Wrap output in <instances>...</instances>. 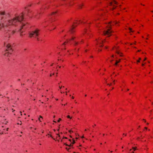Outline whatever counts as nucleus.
<instances>
[{
  "label": "nucleus",
  "instance_id": "nucleus-61",
  "mask_svg": "<svg viewBox=\"0 0 153 153\" xmlns=\"http://www.w3.org/2000/svg\"><path fill=\"white\" fill-rule=\"evenodd\" d=\"M114 81H115V80H114V81H113V82H114Z\"/></svg>",
  "mask_w": 153,
  "mask_h": 153
},
{
  "label": "nucleus",
  "instance_id": "nucleus-9",
  "mask_svg": "<svg viewBox=\"0 0 153 153\" xmlns=\"http://www.w3.org/2000/svg\"><path fill=\"white\" fill-rule=\"evenodd\" d=\"M0 14L1 15H4L5 14V12H1L0 13Z\"/></svg>",
  "mask_w": 153,
  "mask_h": 153
},
{
  "label": "nucleus",
  "instance_id": "nucleus-7",
  "mask_svg": "<svg viewBox=\"0 0 153 153\" xmlns=\"http://www.w3.org/2000/svg\"><path fill=\"white\" fill-rule=\"evenodd\" d=\"M115 48L116 49V53H117L118 54H119V55L120 56H122L121 55V53H120V52H119L118 51H117V47H115Z\"/></svg>",
  "mask_w": 153,
  "mask_h": 153
},
{
  "label": "nucleus",
  "instance_id": "nucleus-38",
  "mask_svg": "<svg viewBox=\"0 0 153 153\" xmlns=\"http://www.w3.org/2000/svg\"><path fill=\"white\" fill-rule=\"evenodd\" d=\"M62 1H65L66 0H62Z\"/></svg>",
  "mask_w": 153,
  "mask_h": 153
},
{
  "label": "nucleus",
  "instance_id": "nucleus-52",
  "mask_svg": "<svg viewBox=\"0 0 153 153\" xmlns=\"http://www.w3.org/2000/svg\"><path fill=\"white\" fill-rule=\"evenodd\" d=\"M26 8H27V7H25V9H26Z\"/></svg>",
  "mask_w": 153,
  "mask_h": 153
},
{
  "label": "nucleus",
  "instance_id": "nucleus-2",
  "mask_svg": "<svg viewBox=\"0 0 153 153\" xmlns=\"http://www.w3.org/2000/svg\"><path fill=\"white\" fill-rule=\"evenodd\" d=\"M108 29L105 30L103 32V34L104 35H107L109 36L111 35V33L112 31L111 30V26H108Z\"/></svg>",
  "mask_w": 153,
  "mask_h": 153
},
{
  "label": "nucleus",
  "instance_id": "nucleus-11",
  "mask_svg": "<svg viewBox=\"0 0 153 153\" xmlns=\"http://www.w3.org/2000/svg\"><path fill=\"white\" fill-rule=\"evenodd\" d=\"M113 3H114L115 4H117V2L115 1H113Z\"/></svg>",
  "mask_w": 153,
  "mask_h": 153
},
{
  "label": "nucleus",
  "instance_id": "nucleus-54",
  "mask_svg": "<svg viewBox=\"0 0 153 153\" xmlns=\"http://www.w3.org/2000/svg\"><path fill=\"white\" fill-rule=\"evenodd\" d=\"M66 95H67V92H66Z\"/></svg>",
  "mask_w": 153,
  "mask_h": 153
},
{
  "label": "nucleus",
  "instance_id": "nucleus-59",
  "mask_svg": "<svg viewBox=\"0 0 153 153\" xmlns=\"http://www.w3.org/2000/svg\"><path fill=\"white\" fill-rule=\"evenodd\" d=\"M51 106H50V108H51Z\"/></svg>",
  "mask_w": 153,
  "mask_h": 153
},
{
  "label": "nucleus",
  "instance_id": "nucleus-45",
  "mask_svg": "<svg viewBox=\"0 0 153 153\" xmlns=\"http://www.w3.org/2000/svg\"><path fill=\"white\" fill-rule=\"evenodd\" d=\"M64 138H65V139H67V137H64Z\"/></svg>",
  "mask_w": 153,
  "mask_h": 153
},
{
  "label": "nucleus",
  "instance_id": "nucleus-55",
  "mask_svg": "<svg viewBox=\"0 0 153 153\" xmlns=\"http://www.w3.org/2000/svg\"><path fill=\"white\" fill-rule=\"evenodd\" d=\"M86 96H87V95H86V94H85V97H86Z\"/></svg>",
  "mask_w": 153,
  "mask_h": 153
},
{
  "label": "nucleus",
  "instance_id": "nucleus-53",
  "mask_svg": "<svg viewBox=\"0 0 153 153\" xmlns=\"http://www.w3.org/2000/svg\"><path fill=\"white\" fill-rule=\"evenodd\" d=\"M69 140V141H71V140L70 139Z\"/></svg>",
  "mask_w": 153,
  "mask_h": 153
},
{
  "label": "nucleus",
  "instance_id": "nucleus-26",
  "mask_svg": "<svg viewBox=\"0 0 153 153\" xmlns=\"http://www.w3.org/2000/svg\"><path fill=\"white\" fill-rule=\"evenodd\" d=\"M129 29L130 30V31H131V28H129Z\"/></svg>",
  "mask_w": 153,
  "mask_h": 153
},
{
  "label": "nucleus",
  "instance_id": "nucleus-50",
  "mask_svg": "<svg viewBox=\"0 0 153 153\" xmlns=\"http://www.w3.org/2000/svg\"><path fill=\"white\" fill-rule=\"evenodd\" d=\"M101 39H100V38H99V40H101Z\"/></svg>",
  "mask_w": 153,
  "mask_h": 153
},
{
  "label": "nucleus",
  "instance_id": "nucleus-39",
  "mask_svg": "<svg viewBox=\"0 0 153 153\" xmlns=\"http://www.w3.org/2000/svg\"><path fill=\"white\" fill-rule=\"evenodd\" d=\"M38 90H40V89H39L38 88H37Z\"/></svg>",
  "mask_w": 153,
  "mask_h": 153
},
{
  "label": "nucleus",
  "instance_id": "nucleus-6",
  "mask_svg": "<svg viewBox=\"0 0 153 153\" xmlns=\"http://www.w3.org/2000/svg\"><path fill=\"white\" fill-rule=\"evenodd\" d=\"M96 40L97 41L98 44H100L102 43L103 42V41L102 40L100 41L99 40H98L97 39H96Z\"/></svg>",
  "mask_w": 153,
  "mask_h": 153
},
{
  "label": "nucleus",
  "instance_id": "nucleus-57",
  "mask_svg": "<svg viewBox=\"0 0 153 153\" xmlns=\"http://www.w3.org/2000/svg\"><path fill=\"white\" fill-rule=\"evenodd\" d=\"M76 112H77V113H78L79 111H76Z\"/></svg>",
  "mask_w": 153,
  "mask_h": 153
},
{
  "label": "nucleus",
  "instance_id": "nucleus-21",
  "mask_svg": "<svg viewBox=\"0 0 153 153\" xmlns=\"http://www.w3.org/2000/svg\"><path fill=\"white\" fill-rule=\"evenodd\" d=\"M75 143V141L74 140H73V142L72 143V144H74Z\"/></svg>",
  "mask_w": 153,
  "mask_h": 153
},
{
  "label": "nucleus",
  "instance_id": "nucleus-35",
  "mask_svg": "<svg viewBox=\"0 0 153 153\" xmlns=\"http://www.w3.org/2000/svg\"><path fill=\"white\" fill-rule=\"evenodd\" d=\"M26 49H26V48H25V49H24V51H26Z\"/></svg>",
  "mask_w": 153,
  "mask_h": 153
},
{
  "label": "nucleus",
  "instance_id": "nucleus-4",
  "mask_svg": "<svg viewBox=\"0 0 153 153\" xmlns=\"http://www.w3.org/2000/svg\"><path fill=\"white\" fill-rule=\"evenodd\" d=\"M75 38V37H72L71 39H69V40H67L65 42H64L63 45H65L66 43L68 42L70 43L71 41V40H73Z\"/></svg>",
  "mask_w": 153,
  "mask_h": 153
},
{
  "label": "nucleus",
  "instance_id": "nucleus-10",
  "mask_svg": "<svg viewBox=\"0 0 153 153\" xmlns=\"http://www.w3.org/2000/svg\"><path fill=\"white\" fill-rule=\"evenodd\" d=\"M78 44V42H74V45L76 46V45H77Z\"/></svg>",
  "mask_w": 153,
  "mask_h": 153
},
{
  "label": "nucleus",
  "instance_id": "nucleus-48",
  "mask_svg": "<svg viewBox=\"0 0 153 153\" xmlns=\"http://www.w3.org/2000/svg\"><path fill=\"white\" fill-rule=\"evenodd\" d=\"M112 57H114V55H112Z\"/></svg>",
  "mask_w": 153,
  "mask_h": 153
},
{
  "label": "nucleus",
  "instance_id": "nucleus-36",
  "mask_svg": "<svg viewBox=\"0 0 153 153\" xmlns=\"http://www.w3.org/2000/svg\"><path fill=\"white\" fill-rule=\"evenodd\" d=\"M74 24H77V22H74Z\"/></svg>",
  "mask_w": 153,
  "mask_h": 153
},
{
  "label": "nucleus",
  "instance_id": "nucleus-14",
  "mask_svg": "<svg viewBox=\"0 0 153 153\" xmlns=\"http://www.w3.org/2000/svg\"><path fill=\"white\" fill-rule=\"evenodd\" d=\"M65 144L66 145V146H70H70H72V145H71V144H70V145H68L67 144H66V143H65Z\"/></svg>",
  "mask_w": 153,
  "mask_h": 153
},
{
  "label": "nucleus",
  "instance_id": "nucleus-19",
  "mask_svg": "<svg viewBox=\"0 0 153 153\" xmlns=\"http://www.w3.org/2000/svg\"><path fill=\"white\" fill-rule=\"evenodd\" d=\"M114 23L115 24H117V21H114Z\"/></svg>",
  "mask_w": 153,
  "mask_h": 153
},
{
  "label": "nucleus",
  "instance_id": "nucleus-49",
  "mask_svg": "<svg viewBox=\"0 0 153 153\" xmlns=\"http://www.w3.org/2000/svg\"><path fill=\"white\" fill-rule=\"evenodd\" d=\"M72 99H74V97H72Z\"/></svg>",
  "mask_w": 153,
  "mask_h": 153
},
{
  "label": "nucleus",
  "instance_id": "nucleus-32",
  "mask_svg": "<svg viewBox=\"0 0 153 153\" xmlns=\"http://www.w3.org/2000/svg\"><path fill=\"white\" fill-rule=\"evenodd\" d=\"M98 51H101V50L99 49L98 50Z\"/></svg>",
  "mask_w": 153,
  "mask_h": 153
},
{
  "label": "nucleus",
  "instance_id": "nucleus-42",
  "mask_svg": "<svg viewBox=\"0 0 153 153\" xmlns=\"http://www.w3.org/2000/svg\"><path fill=\"white\" fill-rule=\"evenodd\" d=\"M57 135L59 136V134H57Z\"/></svg>",
  "mask_w": 153,
  "mask_h": 153
},
{
  "label": "nucleus",
  "instance_id": "nucleus-63",
  "mask_svg": "<svg viewBox=\"0 0 153 153\" xmlns=\"http://www.w3.org/2000/svg\"><path fill=\"white\" fill-rule=\"evenodd\" d=\"M81 42H83V41H82H82H81Z\"/></svg>",
  "mask_w": 153,
  "mask_h": 153
},
{
  "label": "nucleus",
  "instance_id": "nucleus-40",
  "mask_svg": "<svg viewBox=\"0 0 153 153\" xmlns=\"http://www.w3.org/2000/svg\"><path fill=\"white\" fill-rule=\"evenodd\" d=\"M102 46V45L100 46V47H101Z\"/></svg>",
  "mask_w": 153,
  "mask_h": 153
},
{
  "label": "nucleus",
  "instance_id": "nucleus-17",
  "mask_svg": "<svg viewBox=\"0 0 153 153\" xmlns=\"http://www.w3.org/2000/svg\"><path fill=\"white\" fill-rule=\"evenodd\" d=\"M62 87H63V88H64V86H59V88L60 89H61Z\"/></svg>",
  "mask_w": 153,
  "mask_h": 153
},
{
  "label": "nucleus",
  "instance_id": "nucleus-1",
  "mask_svg": "<svg viewBox=\"0 0 153 153\" xmlns=\"http://www.w3.org/2000/svg\"><path fill=\"white\" fill-rule=\"evenodd\" d=\"M39 30L38 29H36L32 31L29 33V37L36 38L37 40H39V39L38 38V36L39 34Z\"/></svg>",
  "mask_w": 153,
  "mask_h": 153
},
{
  "label": "nucleus",
  "instance_id": "nucleus-46",
  "mask_svg": "<svg viewBox=\"0 0 153 153\" xmlns=\"http://www.w3.org/2000/svg\"><path fill=\"white\" fill-rule=\"evenodd\" d=\"M60 92H61V93H62V92L61 91Z\"/></svg>",
  "mask_w": 153,
  "mask_h": 153
},
{
  "label": "nucleus",
  "instance_id": "nucleus-30",
  "mask_svg": "<svg viewBox=\"0 0 153 153\" xmlns=\"http://www.w3.org/2000/svg\"><path fill=\"white\" fill-rule=\"evenodd\" d=\"M145 128L146 129H147V127H145Z\"/></svg>",
  "mask_w": 153,
  "mask_h": 153
},
{
  "label": "nucleus",
  "instance_id": "nucleus-58",
  "mask_svg": "<svg viewBox=\"0 0 153 153\" xmlns=\"http://www.w3.org/2000/svg\"><path fill=\"white\" fill-rule=\"evenodd\" d=\"M120 61V60L119 61H118V62H119Z\"/></svg>",
  "mask_w": 153,
  "mask_h": 153
},
{
  "label": "nucleus",
  "instance_id": "nucleus-41",
  "mask_svg": "<svg viewBox=\"0 0 153 153\" xmlns=\"http://www.w3.org/2000/svg\"><path fill=\"white\" fill-rule=\"evenodd\" d=\"M20 113H21V115H22V112L21 111H20Z\"/></svg>",
  "mask_w": 153,
  "mask_h": 153
},
{
  "label": "nucleus",
  "instance_id": "nucleus-15",
  "mask_svg": "<svg viewBox=\"0 0 153 153\" xmlns=\"http://www.w3.org/2000/svg\"><path fill=\"white\" fill-rule=\"evenodd\" d=\"M109 4L110 5H112L113 4V3L112 2H110L109 3Z\"/></svg>",
  "mask_w": 153,
  "mask_h": 153
},
{
  "label": "nucleus",
  "instance_id": "nucleus-20",
  "mask_svg": "<svg viewBox=\"0 0 153 153\" xmlns=\"http://www.w3.org/2000/svg\"><path fill=\"white\" fill-rule=\"evenodd\" d=\"M69 132H70V133H71V132H73V131H72V130H69Z\"/></svg>",
  "mask_w": 153,
  "mask_h": 153
},
{
  "label": "nucleus",
  "instance_id": "nucleus-18",
  "mask_svg": "<svg viewBox=\"0 0 153 153\" xmlns=\"http://www.w3.org/2000/svg\"><path fill=\"white\" fill-rule=\"evenodd\" d=\"M61 120V118H59V120H58V122H59Z\"/></svg>",
  "mask_w": 153,
  "mask_h": 153
},
{
  "label": "nucleus",
  "instance_id": "nucleus-27",
  "mask_svg": "<svg viewBox=\"0 0 153 153\" xmlns=\"http://www.w3.org/2000/svg\"><path fill=\"white\" fill-rule=\"evenodd\" d=\"M79 22H81V23H82V21H81V20H79Z\"/></svg>",
  "mask_w": 153,
  "mask_h": 153
},
{
  "label": "nucleus",
  "instance_id": "nucleus-28",
  "mask_svg": "<svg viewBox=\"0 0 153 153\" xmlns=\"http://www.w3.org/2000/svg\"><path fill=\"white\" fill-rule=\"evenodd\" d=\"M142 66H143V65H144V64H143V63H142Z\"/></svg>",
  "mask_w": 153,
  "mask_h": 153
},
{
  "label": "nucleus",
  "instance_id": "nucleus-43",
  "mask_svg": "<svg viewBox=\"0 0 153 153\" xmlns=\"http://www.w3.org/2000/svg\"><path fill=\"white\" fill-rule=\"evenodd\" d=\"M114 7H113L112 9L113 10L114 9Z\"/></svg>",
  "mask_w": 153,
  "mask_h": 153
},
{
  "label": "nucleus",
  "instance_id": "nucleus-47",
  "mask_svg": "<svg viewBox=\"0 0 153 153\" xmlns=\"http://www.w3.org/2000/svg\"><path fill=\"white\" fill-rule=\"evenodd\" d=\"M20 35H21V36L22 35V34L21 33H20Z\"/></svg>",
  "mask_w": 153,
  "mask_h": 153
},
{
  "label": "nucleus",
  "instance_id": "nucleus-44",
  "mask_svg": "<svg viewBox=\"0 0 153 153\" xmlns=\"http://www.w3.org/2000/svg\"><path fill=\"white\" fill-rule=\"evenodd\" d=\"M53 122H55V123H56V121H53Z\"/></svg>",
  "mask_w": 153,
  "mask_h": 153
},
{
  "label": "nucleus",
  "instance_id": "nucleus-12",
  "mask_svg": "<svg viewBox=\"0 0 153 153\" xmlns=\"http://www.w3.org/2000/svg\"><path fill=\"white\" fill-rule=\"evenodd\" d=\"M119 63V62H118L117 61H116V63L115 64V65H117L118 63Z\"/></svg>",
  "mask_w": 153,
  "mask_h": 153
},
{
  "label": "nucleus",
  "instance_id": "nucleus-13",
  "mask_svg": "<svg viewBox=\"0 0 153 153\" xmlns=\"http://www.w3.org/2000/svg\"><path fill=\"white\" fill-rule=\"evenodd\" d=\"M141 58H139V60H137V62H140V60H141Z\"/></svg>",
  "mask_w": 153,
  "mask_h": 153
},
{
  "label": "nucleus",
  "instance_id": "nucleus-16",
  "mask_svg": "<svg viewBox=\"0 0 153 153\" xmlns=\"http://www.w3.org/2000/svg\"><path fill=\"white\" fill-rule=\"evenodd\" d=\"M67 117L68 118H70V119H71V117H70V116H69V115H68L67 116Z\"/></svg>",
  "mask_w": 153,
  "mask_h": 153
},
{
  "label": "nucleus",
  "instance_id": "nucleus-33",
  "mask_svg": "<svg viewBox=\"0 0 153 153\" xmlns=\"http://www.w3.org/2000/svg\"><path fill=\"white\" fill-rule=\"evenodd\" d=\"M8 129H9L8 128H7V129H7V131H8Z\"/></svg>",
  "mask_w": 153,
  "mask_h": 153
},
{
  "label": "nucleus",
  "instance_id": "nucleus-51",
  "mask_svg": "<svg viewBox=\"0 0 153 153\" xmlns=\"http://www.w3.org/2000/svg\"><path fill=\"white\" fill-rule=\"evenodd\" d=\"M127 90L128 91H129V89H127Z\"/></svg>",
  "mask_w": 153,
  "mask_h": 153
},
{
  "label": "nucleus",
  "instance_id": "nucleus-37",
  "mask_svg": "<svg viewBox=\"0 0 153 153\" xmlns=\"http://www.w3.org/2000/svg\"><path fill=\"white\" fill-rule=\"evenodd\" d=\"M143 120L145 121V122H146V121L145 120H144V119H143Z\"/></svg>",
  "mask_w": 153,
  "mask_h": 153
},
{
  "label": "nucleus",
  "instance_id": "nucleus-22",
  "mask_svg": "<svg viewBox=\"0 0 153 153\" xmlns=\"http://www.w3.org/2000/svg\"><path fill=\"white\" fill-rule=\"evenodd\" d=\"M133 149H134V151H135L136 149V148L135 147H133Z\"/></svg>",
  "mask_w": 153,
  "mask_h": 153
},
{
  "label": "nucleus",
  "instance_id": "nucleus-8",
  "mask_svg": "<svg viewBox=\"0 0 153 153\" xmlns=\"http://www.w3.org/2000/svg\"><path fill=\"white\" fill-rule=\"evenodd\" d=\"M56 12H53L52 14H51V15H50V18H51V16H54L56 14Z\"/></svg>",
  "mask_w": 153,
  "mask_h": 153
},
{
  "label": "nucleus",
  "instance_id": "nucleus-24",
  "mask_svg": "<svg viewBox=\"0 0 153 153\" xmlns=\"http://www.w3.org/2000/svg\"><path fill=\"white\" fill-rule=\"evenodd\" d=\"M111 85H112V84H111H111H107V85H109V86H111Z\"/></svg>",
  "mask_w": 153,
  "mask_h": 153
},
{
  "label": "nucleus",
  "instance_id": "nucleus-29",
  "mask_svg": "<svg viewBox=\"0 0 153 153\" xmlns=\"http://www.w3.org/2000/svg\"><path fill=\"white\" fill-rule=\"evenodd\" d=\"M37 17V18H39V16H38V15H37V17Z\"/></svg>",
  "mask_w": 153,
  "mask_h": 153
},
{
  "label": "nucleus",
  "instance_id": "nucleus-34",
  "mask_svg": "<svg viewBox=\"0 0 153 153\" xmlns=\"http://www.w3.org/2000/svg\"><path fill=\"white\" fill-rule=\"evenodd\" d=\"M39 120L40 121H41V120H40V118H39Z\"/></svg>",
  "mask_w": 153,
  "mask_h": 153
},
{
  "label": "nucleus",
  "instance_id": "nucleus-64",
  "mask_svg": "<svg viewBox=\"0 0 153 153\" xmlns=\"http://www.w3.org/2000/svg\"><path fill=\"white\" fill-rule=\"evenodd\" d=\"M151 12H153V11H151Z\"/></svg>",
  "mask_w": 153,
  "mask_h": 153
},
{
  "label": "nucleus",
  "instance_id": "nucleus-31",
  "mask_svg": "<svg viewBox=\"0 0 153 153\" xmlns=\"http://www.w3.org/2000/svg\"><path fill=\"white\" fill-rule=\"evenodd\" d=\"M40 118H42V116H40Z\"/></svg>",
  "mask_w": 153,
  "mask_h": 153
},
{
  "label": "nucleus",
  "instance_id": "nucleus-60",
  "mask_svg": "<svg viewBox=\"0 0 153 153\" xmlns=\"http://www.w3.org/2000/svg\"><path fill=\"white\" fill-rule=\"evenodd\" d=\"M111 22H110L109 23V24H111Z\"/></svg>",
  "mask_w": 153,
  "mask_h": 153
},
{
  "label": "nucleus",
  "instance_id": "nucleus-62",
  "mask_svg": "<svg viewBox=\"0 0 153 153\" xmlns=\"http://www.w3.org/2000/svg\"><path fill=\"white\" fill-rule=\"evenodd\" d=\"M59 68H61V66H59Z\"/></svg>",
  "mask_w": 153,
  "mask_h": 153
},
{
  "label": "nucleus",
  "instance_id": "nucleus-3",
  "mask_svg": "<svg viewBox=\"0 0 153 153\" xmlns=\"http://www.w3.org/2000/svg\"><path fill=\"white\" fill-rule=\"evenodd\" d=\"M7 49L6 51H9L8 52H6L4 54V55L7 56L8 55L9 53L11 54L12 51L11 48H10V45L9 44H8L6 45Z\"/></svg>",
  "mask_w": 153,
  "mask_h": 153
},
{
  "label": "nucleus",
  "instance_id": "nucleus-23",
  "mask_svg": "<svg viewBox=\"0 0 153 153\" xmlns=\"http://www.w3.org/2000/svg\"><path fill=\"white\" fill-rule=\"evenodd\" d=\"M66 149L68 150V151H69V149H70V148H68L66 147Z\"/></svg>",
  "mask_w": 153,
  "mask_h": 153
},
{
  "label": "nucleus",
  "instance_id": "nucleus-56",
  "mask_svg": "<svg viewBox=\"0 0 153 153\" xmlns=\"http://www.w3.org/2000/svg\"><path fill=\"white\" fill-rule=\"evenodd\" d=\"M104 135H105V134H103V136H104Z\"/></svg>",
  "mask_w": 153,
  "mask_h": 153
},
{
  "label": "nucleus",
  "instance_id": "nucleus-5",
  "mask_svg": "<svg viewBox=\"0 0 153 153\" xmlns=\"http://www.w3.org/2000/svg\"><path fill=\"white\" fill-rule=\"evenodd\" d=\"M74 25H73L70 28V31L71 33H73V32H74L73 30L74 28Z\"/></svg>",
  "mask_w": 153,
  "mask_h": 153
},
{
  "label": "nucleus",
  "instance_id": "nucleus-25",
  "mask_svg": "<svg viewBox=\"0 0 153 153\" xmlns=\"http://www.w3.org/2000/svg\"><path fill=\"white\" fill-rule=\"evenodd\" d=\"M146 58H145L144 59V60H143V62L144 61L146 60Z\"/></svg>",
  "mask_w": 153,
  "mask_h": 153
}]
</instances>
